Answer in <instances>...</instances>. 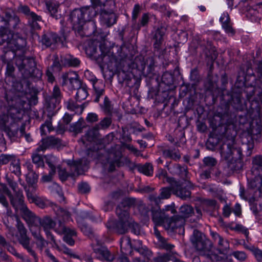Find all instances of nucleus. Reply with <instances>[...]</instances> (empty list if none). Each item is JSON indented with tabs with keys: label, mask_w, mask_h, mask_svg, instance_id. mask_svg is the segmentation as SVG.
<instances>
[{
	"label": "nucleus",
	"mask_w": 262,
	"mask_h": 262,
	"mask_svg": "<svg viewBox=\"0 0 262 262\" xmlns=\"http://www.w3.org/2000/svg\"><path fill=\"white\" fill-rule=\"evenodd\" d=\"M135 204L134 198H126L117 206L116 209L117 221L110 220L106 223V228L110 231H113L118 234H123L126 233L129 228L136 235L141 233L140 225L135 222L130 216L129 209Z\"/></svg>",
	"instance_id": "1"
},
{
	"label": "nucleus",
	"mask_w": 262,
	"mask_h": 262,
	"mask_svg": "<svg viewBox=\"0 0 262 262\" xmlns=\"http://www.w3.org/2000/svg\"><path fill=\"white\" fill-rule=\"evenodd\" d=\"M38 223H39L40 227L42 228L47 237L50 239L54 245H56V243L51 230H53L58 234H63V241L70 246L74 245L75 241L73 237L76 236L75 230L66 226L61 220H58L57 226L56 222L50 216L47 215L42 218L39 217Z\"/></svg>",
	"instance_id": "2"
},
{
	"label": "nucleus",
	"mask_w": 262,
	"mask_h": 262,
	"mask_svg": "<svg viewBox=\"0 0 262 262\" xmlns=\"http://www.w3.org/2000/svg\"><path fill=\"white\" fill-rule=\"evenodd\" d=\"M19 210L23 218L30 226L31 234L36 240L37 245L41 248L45 247L48 244V243L41 235L40 228L34 227V225L37 223L39 217L37 216L33 212L30 210L26 205Z\"/></svg>",
	"instance_id": "3"
},
{
	"label": "nucleus",
	"mask_w": 262,
	"mask_h": 262,
	"mask_svg": "<svg viewBox=\"0 0 262 262\" xmlns=\"http://www.w3.org/2000/svg\"><path fill=\"white\" fill-rule=\"evenodd\" d=\"M19 21L17 17H10L8 20L0 17V45L6 42L8 47H11V45L15 44L14 35L9 29L11 26L16 29Z\"/></svg>",
	"instance_id": "4"
},
{
	"label": "nucleus",
	"mask_w": 262,
	"mask_h": 262,
	"mask_svg": "<svg viewBox=\"0 0 262 262\" xmlns=\"http://www.w3.org/2000/svg\"><path fill=\"white\" fill-rule=\"evenodd\" d=\"M15 63L25 78H39L41 75V72L36 67L33 58L17 56L15 59Z\"/></svg>",
	"instance_id": "5"
},
{
	"label": "nucleus",
	"mask_w": 262,
	"mask_h": 262,
	"mask_svg": "<svg viewBox=\"0 0 262 262\" xmlns=\"http://www.w3.org/2000/svg\"><path fill=\"white\" fill-rule=\"evenodd\" d=\"M17 234L16 236L19 244L34 258L35 262H37V257L33 249V243H30V238L27 235V230L20 220L16 217Z\"/></svg>",
	"instance_id": "6"
},
{
	"label": "nucleus",
	"mask_w": 262,
	"mask_h": 262,
	"mask_svg": "<svg viewBox=\"0 0 262 262\" xmlns=\"http://www.w3.org/2000/svg\"><path fill=\"white\" fill-rule=\"evenodd\" d=\"M62 95L60 88L57 85L53 88L51 95L46 98L47 111L48 116H54L56 111L59 109L58 105L61 102Z\"/></svg>",
	"instance_id": "7"
},
{
	"label": "nucleus",
	"mask_w": 262,
	"mask_h": 262,
	"mask_svg": "<svg viewBox=\"0 0 262 262\" xmlns=\"http://www.w3.org/2000/svg\"><path fill=\"white\" fill-rule=\"evenodd\" d=\"M99 51L101 54L96 58V61L100 68H103L105 66L108 67H117L118 60L113 52L102 46H100Z\"/></svg>",
	"instance_id": "8"
},
{
	"label": "nucleus",
	"mask_w": 262,
	"mask_h": 262,
	"mask_svg": "<svg viewBox=\"0 0 262 262\" xmlns=\"http://www.w3.org/2000/svg\"><path fill=\"white\" fill-rule=\"evenodd\" d=\"M87 161L84 159H80L74 161L70 165L71 172L68 173L65 169H60L58 171L59 178L61 181H65L69 176L72 177L82 174L84 172L83 165H86Z\"/></svg>",
	"instance_id": "9"
},
{
	"label": "nucleus",
	"mask_w": 262,
	"mask_h": 262,
	"mask_svg": "<svg viewBox=\"0 0 262 262\" xmlns=\"http://www.w3.org/2000/svg\"><path fill=\"white\" fill-rule=\"evenodd\" d=\"M169 212L174 214L177 213L176 207L174 203L166 205L162 209L152 210V220L155 224H161L162 220L169 217Z\"/></svg>",
	"instance_id": "10"
},
{
	"label": "nucleus",
	"mask_w": 262,
	"mask_h": 262,
	"mask_svg": "<svg viewBox=\"0 0 262 262\" xmlns=\"http://www.w3.org/2000/svg\"><path fill=\"white\" fill-rule=\"evenodd\" d=\"M92 248L98 259L112 262L115 258V254L111 252L106 247L100 244L98 242L96 244L92 245Z\"/></svg>",
	"instance_id": "11"
},
{
	"label": "nucleus",
	"mask_w": 262,
	"mask_h": 262,
	"mask_svg": "<svg viewBox=\"0 0 262 262\" xmlns=\"http://www.w3.org/2000/svg\"><path fill=\"white\" fill-rule=\"evenodd\" d=\"M70 18L73 25V29L80 35H84L82 30L85 22L80 8L73 10L70 13Z\"/></svg>",
	"instance_id": "12"
},
{
	"label": "nucleus",
	"mask_w": 262,
	"mask_h": 262,
	"mask_svg": "<svg viewBox=\"0 0 262 262\" xmlns=\"http://www.w3.org/2000/svg\"><path fill=\"white\" fill-rule=\"evenodd\" d=\"M167 138L170 143L173 144V146L163 150V155L166 158L178 161L180 159V152L179 149L180 139L178 137H173L171 135H169Z\"/></svg>",
	"instance_id": "13"
},
{
	"label": "nucleus",
	"mask_w": 262,
	"mask_h": 262,
	"mask_svg": "<svg viewBox=\"0 0 262 262\" xmlns=\"http://www.w3.org/2000/svg\"><path fill=\"white\" fill-rule=\"evenodd\" d=\"M61 36L58 37V35L53 32L45 33L41 36L40 42L46 47H49L52 45H54L58 42H61L62 44L66 41L67 37V33H64L63 30L61 31Z\"/></svg>",
	"instance_id": "14"
},
{
	"label": "nucleus",
	"mask_w": 262,
	"mask_h": 262,
	"mask_svg": "<svg viewBox=\"0 0 262 262\" xmlns=\"http://www.w3.org/2000/svg\"><path fill=\"white\" fill-rule=\"evenodd\" d=\"M112 122V120L111 117H104L99 123L96 124L92 128L87 132L86 136L88 140L91 141L96 137L99 130L107 129L111 125Z\"/></svg>",
	"instance_id": "15"
},
{
	"label": "nucleus",
	"mask_w": 262,
	"mask_h": 262,
	"mask_svg": "<svg viewBox=\"0 0 262 262\" xmlns=\"http://www.w3.org/2000/svg\"><path fill=\"white\" fill-rule=\"evenodd\" d=\"M180 215H174L165 220H162L161 224H155L156 226H162L169 232H174L180 227Z\"/></svg>",
	"instance_id": "16"
},
{
	"label": "nucleus",
	"mask_w": 262,
	"mask_h": 262,
	"mask_svg": "<svg viewBox=\"0 0 262 262\" xmlns=\"http://www.w3.org/2000/svg\"><path fill=\"white\" fill-rule=\"evenodd\" d=\"M191 241L196 250L200 251H205L207 249V245L209 242L203 234L196 230H194Z\"/></svg>",
	"instance_id": "17"
},
{
	"label": "nucleus",
	"mask_w": 262,
	"mask_h": 262,
	"mask_svg": "<svg viewBox=\"0 0 262 262\" xmlns=\"http://www.w3.org/2000/svg\"><path fill=\"white\" fill-rule=\"evenodd\" d=\"M40 142L41 144L37 148V151L42 152L48 148L59 147L61 144L60 139L52 136L42 139Z\"/></svg>",
	"instance_id": "18"
},
{
	"label": "nucleus",
	"mask_w": 262,
	"mask_h": 262,
	"mask_svg": "<svg viewBox=\"0 0 262 262\" xmlns=\"http://www.w3.org/2000/svg\"><path fill=\"white\" fill-rule=\"evenodd\" d=\"M121 157L122 154L119 151L115 150L108 154L106 161L108 164L109 171H114L116 166H121L122 165Z\"/></svg>",
	"instance_id": "19"
},
{
	"label": "nucleus",
	"mask_w": 262,
	"mask_h": 262,
	"mask_svg": "<svg viewBox=\"0 0 262 262\" xmlns=\"http://www.w3.org/2000/svg\"><path fill=\"white\" fill-rule=\"evenodd\" d=\"M8 198L11 205L14 208L16 212H18V210L26 206L22 190H18L16 192H14V194L11 193Z\"/></svg>",
	"instance_id": "20"
},
{
	"label": "nucleus",
	"mask_w": 262,
	"mask_h": 262,
	"mask_svg": "<svg viewBox=\"0 0 262 262\" xmlns=\"http://www.w3.org/2000/svg\"><path fill=\"white\" fill-rule=\"evenodd\" d=\"M159 177L160 178H166V181L171 185V188L173 190V194L180 197V182L177 181L174 178L168 177L166 171L163 169L159 170Z\"/></svg>",
	"instance_id": "21"
},
{
	"label": "nucleus",
	"mask_w": 262,
	"mask_h": 262,
	"mask_svg": "<svg viewBox=\"0 0 262 262\" xmlns=\"http://www.w3.org/2000/svg\"><path fill=\"white\" fill-rule=\"evenodd\" d=\"M160 191L159 195L156 194H152L149 196V200L157 205L162 203V200L169 199L171 196V191L173 192L171 186L170 187H163L160 189Z\"/></svg>",
	"instance_id": "22"
},
{
	"label": "nucleus",
	"mask_w": 262,
	"mask_h": 262,
	"mask_svg": "<svg viewBox=\"0 0 262 262\" xmlns=\"http://www.w3.org/2000/svg\"><path fill=\"white\" fill-rule=\"evenodd\" d=\"M100 15L101 23L106 25L107 27H110L116 23L117 17L113 11H108L104 9L102 10Z\"/></svg>",
	"instance_id": "23"
},
{
	"label": "nucleus",
	"mask_w": 262,
	"mask_h": 262,
	"mask_svg": "<svg viewBox=\"0 0 262 262\" xmlns=\"http://www.w3.org/2000/svg\"><path fill=\"white\" fill-rule=\"evenodd\" d=\"M15 56V53L12 51H8L2 56V59L4 62L7 63L6 75L8 76H12L14 71V67L10 60Z\"/></svg>",
	"instance_id": "24"
},
{
	"label": "nucleus",
	"mask_w": 262,
	"mask_h": 262,
	"mask_svg": "<svg viewBox=\"0 0 262 262\" xmlns=\"http://www.w3.org/2000/svg\"><path fill=\"white\" fill-rule=\"evenodd\" d=\"M166 31V29L163 27L158 28L156 31L154 36L155 42L154 48L155 50L159 51L161 48V46L163 41V36Z\"/></svg>",
	"instance_id": "25"
},
{
	"label": "nucleus",
	"mask_w": 262,
	"mask_h": 262,
	"mask_svg": "<svg viewBox=\"0 0 262 262\" xmlns=\"http://www.w3.org/2000/svg\"><path fill=\"white\" fill-rule=\"evenodd\" d=\"M24 111L22 108H17L14 107H10L8 112V119L10 118L15 122L23 119Z\"/></svg>",
	"instance_id": "26"
},
{
	"label": "nucleus",
	"mask_w": 262,
	"mask_h": 262,
	"mask_svg": "<svg viewBox=\"0 0 262 262\" xmlns=\"http://www.w3.org/2000/svg\"><path fill=\"white\" fill-rule=\"evenodd\" d=\"M85 24L91 21L97 15L96 11L93 7L87 6L80 8Z\"/></svg>",
	"instance_id": "27"
},
{
	"label": "nucleus",
	"mask_w": 262,
	"mask_h": 262,
	"mask_svg": "<svg viewBox=\"0 0 262 262\" xmlns=\"http://www.w3.org/2000/svg\"><path fill=\"white\" fill-rule=\"evenodd\" d=\"M92 85L95 92V95H96L94 101L98 102L100 97L103 95L105 85L102 81L99 80H97L92 83Z\"/></svg>",
	"instance_id": "28"
},
{
	"label": "nucleus",
	"mask_w": 262,
	"mask_h": 262,
	"mask_svg": "<svg viewBox=\"0 0 262 262\" xmlns=\"http://www.w3.org/2000/svg\"><path fill=\"white\" fill-rule=\"evenodd\" d=\"M28 199L32 203H34L37 206L41 208H46L49 204L47 201H45L41 198L36 195L32 192H28Z\"/></svg>",
	"instance_id": "29"
},
{
	"label": "nucleus",
	"mask_w": 262,
	"mask_h": 262,
	"mask_svg": "<svg viewBox=\"0 0 262 262\" xmlns=\"http://www.w3.org/2000/svg\"><path fill=\"white\" fill-rule=\"evenodd\" d=\"M121 251L123 254L130 252L133 250V245L130 238L126 236H122L120 240Z\"/></svg>",
	"instance_id": "30"
},
{
	"label": "nucleus",
	"mask_w": 262,
	"mask_h": 262,
	"mask_svg": "<svg viewBox=\"0 0 262 262\" xmlns=\"http://www.w3.org/2000/svg\"><path fill=\"white\" fill-rule=\"evenodd\" d=\"M61 62L62 64L65 67H78L80 63V60L71 55H67L61 58Z\"/></svg>",
	"instance_id": "31"
},
{
	"label": "nucleus",
	"mask_w": 262,
	"mask_h": 262,
	"mask_svg": "<svg viewBox=\"0 0 262 262\" xmlns=\"http://www.w3.org/2000/svg\"><path fill=\"white\" fill-rule=\"evenodd\" d=\"M173 76L170 73L165 72L162 76L161 82L159 83V88L163 89L170 88V86L173 83Z\"/></svg>",
	"instance_id": "32"
},
{
	"label": "nucleus",
	"mask_w": 262,
	"mask_h": 262,
	"mask_svg": "<svg viewBox=\"0 0 262 262\" xmlns=\"http://www.w3.org/2000/svg\"><path fill=\"white\" fill-rule=\"evenodd\" d=\"M156 226H157L155 225V227H154V234L157 238L158 242L160 243V247L167 250H171L174 247V246L167 243L166 240L161 236L160 231L158 230Z\"/></svg>",
	"instance_id": "33"
},
{
	"label": "nucleus",
	"mask_w": 262,
	"mask_h": 262,
	"mask_svg": "<svg viewBox=\"0 0 262 262\" xmlns=\"http://www.w3.org/2000/svg\"><path fill=\"white\" fill-rule=\"evenodd\" d=\"M30 15V16L27 18L29 26L34 30L39 29L40 23L42 22L41 17L36 13H32Z\"/></svg>",
	"instance_id": "34"
},
{
	"label": "nucleus",
	"mask_w": 262,
	"mask_h": 262,
	"mask_svg": "<svg viewBox=\"0 0 262 262\" xmlns=\"http://www.w3.org/2000/svg\"><path fill=\"white\" fill-rule=\"evenodd\" d=\"M149 15L148 13H144L142 14L141 18L139 20V22H137V20L132 22V27L133 29L139 31L142 27H145L149 22Z\"/></svg>",
	"instance_id": "35"
},
{
	"label": "nucleus",
	"mask_w": 262,
	"mask_h": 262,
	"mask_svg": "<svg viewBox=\"0 0 262 262\" xmlns=\"http://www.w3.org/2000/svg\"><path fill=\"white\" fill-rule=\"evenodd\" d=\"M46 6L48 12L51 16L56 19H58L60 15L58 12L59 5L55 2H48L46 3Z\"/></svg>",
	"instance_id": "36"
},
{
	"label": "nucleus",
	"mask_w": 262,
	"mask_h": 262,
	"mask_svg": "<svg viewBox=\"0 0 262 262\" xmlns=\"http://www.w3.org/2000/svg\"><path fill=\"white\" fill-rule=\"evenodd\" d=\"M170 90V88H165L163 89L159 88L156 99L159 102L166 104L170 96L169 95V91Z\"/></svg>",
	"instance_id": "37"
},
{
	"label": "nucleus",
	"mask_w": 262,
	"mask_h": 262,
	"mask_svg": "<svg viewBox=\"0 0 262 262\" xmlns=\"http://www.w3.org/2000/svg\"><path fill=\"white\" fill-rule=\"evenodd\" d=\"M66 76L68 80L69 79L70 80V83L69 85V89L70 90L78 89L80 87L81 82L79 80L78 75L76 73L72 72L71 76Z\"/></svg>",
	"instance_id": "38"
},
{
	"label": "nucleus",
	"mask_w": 262,
	"mask_h": 262,
	"mask_svg": "<svg viewBox=\"0 0 262 262\" xmlns=\"http://www.w3.org/2000/svg\"><path fill=\"white\" fill-rule=\"evenodd\" d=\"M192 185L189 181L185 180L184 182H181V199H186L190 196L189 189Z\"/></svg>",
	"instance_id": "39"
},
{
	"label": "nucleus",
	"mask_w": 262,
	"mask_h": 262,
	"mask_svg": "<svg viewBox=\"0 0 262 262\" xmlns=\"http://www.w3.org/2000/svg\"><path fill=\"white\" fill-rule=\"evenodd\" d=\"M229 17L228 14L224 13L220 17V21L222 23V27L228 33H233V30L229 24Z\"/></svg>",
	"instance_id": "40"
},
{
	"label": "nucleus",
	"mask_w": 262,
	"mask_h": 262,
	"mask_svg": "<svg viewBox=\"0 0 262 262\" xmlns=\"http://www.w3.org/2000/svg\"><path fill=\"white\" fill-rule=\"evenodd\" d=\"M217 243V250L219 253L222 254L226 255L229 251V243L228 242L224 239L223 237L218 241Z\"/></svg>",
	"instance_id": "41"
},
{
	"label": "nucleus",
	"mask_w": 262,
	"mask_h": 262,
	"mask_svg": "<svg viewBox=\"0 0 262 262\" xmlns=\"http://www.w3.org/2000/svg\"><path fill=\"white\" fill-rule=\"evenodd\" d=\"M38 179V175L34 171L31 172H28L26 177V180L28 185H32V189L35 188V184H36Z\"/></svg>",
	"instance_id": "42"
},
{
	"label": "nucleus",
	"mask_w": 262,
	"mask_h": 262,
	"mask_svg": "<svg viewBox=\"0 0 262 262\" xmlns=\"http://www.w3.org/2000/svg\"><path fill=\"white\" fill-rule=\"evenodd\" d=\"M67 108L73 111L75 114L80 115L82 113L84 107L83 105L76 104L73 101L69 100L67 103Z\"/></svg>",
	"instance_id": "43"
},
{
	"label": "nucleus",
	"mask_w": 262,
	"mask_h": 262,
	"mask_svg": "<svg viewBox=\"0 0 262 262\" xmlns=\"http://www.w3.org/2000/svg\"><path fill=\"white\" fill-rule=\"evenodd\" d=\"M40 151H37L36 148L31 156L33 163L35 164L37 167L44 166V162L42 157L38 153Z\"/></svg>",
	"instance_id": "44"
},
{
	"label": "nucleus",
	"mask_w": 262,
	"mask_h": 262,
	"mask_svg": "<svg viewBox=\"0 0 262 262\" xmlns=\"http://www.w3.org/2000/svg\"><path fill=\"white\" fill-rule=\"evenodd\" d=\"M101 108L104 113L107 115H111L113 110V106L111 102L107 96H105L103 104L100 105Z\"/></svg>",
	"instance_id": "45"
},
{
	"label": "nucleus",
	"mask_w": 262,
	"mask_h": 262,
	"mask_svg": "<svg viewBox=\"0 0 262 262\" xmlns=\"http://www.w3.org/2000/svg\"><path fill=\"white\" fill-rule=\"evenodd\" d=\"M46 163L50 168V170L56 171V164L57 163V159L56 157L52 155H47L45 156Z\"/></svg>",
	"instance_id": "46"
},
{
	"label": "nucleus",
	"mask_w": 262,
	"mask_h": 262,
	"mask_svg": "<svg viewBox=\"0 0 262 262\" xmlns=\"http://www.w3.org/2000/svg\"><path fill=\"white\" fill-rule=\"evenodd\" d=\"M83 119L80 118L78 121L71 125L70 130L75 133H81L83 128Z\"/></svg>",
	"instance_id": "47"
},
{
	"label": "nucleus",
	"mask_w": 262,
	"mask_h": 262,
	"mask_svg": "<svg viewBox=\"0 0 262 262\" xmlns=\"http://www.w3.org/2000/svg\"><path fill=\"white\" fill-rule=\"evenodd\" d=\"M88 96L87 90L84 87H79L77 89L76 99L77 101H81L86 98Z\"/></svg>",
	"instance_id": "48"
},
{
	"label": "nucleus",
	"mask_w": 262,
	"mask_h": 262,
	"mask_svg": "<svg viewBox=\"0 0 262 262\" xmlns=\"http://www.w3.org/2000/svg\"><path fill=\"white\" fill-rule=\"evenodd\" d=\"M253 168L259 173H262V157L256 156L252 160Z\"/></svg>",
	"instance_id": "49"
},
{
	"label": "nucleus",
	"mask_w": 262,
	"mask_h": 262,
	"mask_svg": "<svg viewBox=\"0 0 262 262\" xmlns=\"http://www.w3.org/2000/svg\"><path fill=\"white\" fill-rule=\"evenodd\" d=\"M136 200L135 199H134ZM132 207H137L140 213L143 216H147L149 212V209L147 208L145 204H143L142 202L139 201L138 202L135 200V204Z\"/></svg>",
	"instance_id": "50"
},
{
	"label": "nucleus",
	"mask_w": 262,
	"mask_h": 262,
	"mask_svg": "<svg viewBox=\"0 0 262 262\" xmlns=\"http://www.w3.org/2000/svg\"><path fill=\"white\" fill-rule=\"evenodd\" d=\"M92 5L89 6L90 7H93L94 10L96 11V14L98 12L100 13L102 10H104V7L105 6L104 3H102L101 0H91Z\"/></svg>",
	"instance_id": "51"
},
{
	"label": "nucleus",
	"mask_w": 262,
	"mask_h": 262,
	"mask_svg": "<svg viewBox=\"0 0 262 262\" xmlns=\"http://www.w3.org/2000/svg\"><path fill=\"white\" fill-rule=\"evenodd\" d=\"M57 215L59 218H61L63 221H68L71 219V214L67 210L59 208L57 210Z\"/></svg>",
	"instance_id": "52"
},
{
	"label": "nucleus",
	"mask_w": 262,
	"mask_h": 262,
	"mask_svg": "<svg viewBox=\"0 0 262 262\" xmlns=\"http://www.w3.org/2000/svg\"><path fill=\"white\" fill-rule=\"evenodd\" d=\"M10 170L12 172L17 176L21 175L20 165L19 160L15 159L11 163Z\"/></svg>",
	"instance_id": "53"
},
{
	"label": "nucleus",
	"mask_w": 262,
	"mask_h": 262,
	"mask_svg": "<svg viewBox=\"0 0 262 262\" xmlns=\"http://www.w3.org/2000/svg\"><path fill=\"white\" fill-rule=\"evenodd\" d=\"M192 213L193 208L191 206L188 205L181 206V218L188 217Z\"/></svg>",
	"instance_id": "54"
},
{
	"label": "nucleus",
	"mask_w": 262,
	"mask_h": 262,
	"mask_svg": "<svg viewBox=\"0 0 262 262\" xmlns=\"http://www.w3.org/2000/svg\"><path fill=\"white\" fill-rule=\"evenodd\" d=\"M15 159V156L13 155L1 154L0 155V164L5 165L9 162L12 163Z\"/></svg>",
	"instance_id": "55"
},
{
	"label": "nucleus",
	"mask_w": 262,
	"mask_h": 262,
	"mask_svg": "<svg viewBox=\"0 0 262 262\" xmlns=\"http://www.w3.org/2000/svg\"><path fill=\"white\" fill-rule=\"evenodd\" d=\"M85 52L90 56L93 58L96 61V58L99 57L100 54L97 53V49L94 46H89L85 48Z\"/></svg>",
	"instance_id": "56"
},
{
	"label": "nucleus",
	"mask_w": 262,
	"mask_h": 262,
	"mask_svg": "<svg viewBox=\"0 0 262 262\" xmlns=\"http://www.w3.org/2000/svg\"><path fill=\"white\" fill-rule=\"evenodd\" d=\"M50 118V120H47L44 124H42L40 127V133L41 135H45L46 134L45 128L46 127L49 132L53 130V128L52 124V122L51 120V118L52 117H49Z\"/></svg>",
	"instance_id": "57"
},
{
	"label": "nucleus",
	"mask_w": 262,
	"mask_h": 262,
	"mask_svg": "<svg viewBox=\"0 0 262 262\" xmlns=\"http://www.w3.org/2000/svg\"><path fill=\"white\" fill-rule=\"evenodd\" d=\"M139 170L141 172L147 176H150L153 171L152 165L149 163H146L143 166H140Z\"/></svg>",
	"instance_id": "58"
},
{
	"label": "nucleus",
	"mask_w": 262,
	"mask_h": 262,
	"mask_svg": "<svg viewBox=\"0 0 262 262\" xmlns=\"http://www.w3.org/2000/svg\"><path fill=\"white\" fill-rule=\"evenodd\" d=\"M179 101L178 100H176L174 97L170 96L168 98L167 102L166 104H164V106L165 107L166 106L170 105L171 111H174L175 107L179 105Z\"/></svg>",
	"instance_id": "59"
},
{
	"label": "nucleus",
	"mask_w": 262,
	"mask_h": 262,
	"mask_svg": "<svg viewBox=\"0 0 262 262\" xmlns=\"http://www.w3.org/2000/svg\"><path fill=\"white\" fill-rule=\"evenodd\" d=\"M91 219L93 220L91 214L86 211H80L77 213V221L78 223L84 219Z\"/></svg>",
	"instance_id": "60"
},
{
	"label": "nucleus",
	"mask_w": 262,
	"mask_h": 262,
	"mask_svg": "<svg viewBox=\"0 0 262 262\" xmlns=\"http://www.w3.org/2000/svg\"><path fill=\"white\" fill-rule=\"evenodd\" d=\"M250 250L252 251L256 259L258 262H262V250L254 246L250 248Z\"/></svg>",
	"instance_id": "61"
},
{
	"label": "nucleus",
	"mask_w": 262,
	"mask_h": 262,
	"mask_svg": "<svg viewBox=\"0 0 262 262\" xmlns=\"http://www.w3.org/2000/svg\"><path fill=\"white\" fill-rule=\"evenodd\" d=\"M238 260L243 261L247 257L246 254L243 251H236L232 252V254Z\"/></svg>",
	"instance_id": "62"
},
{
	"label": "nucleus",
	"mask_w": 262,
	"mask_h": 262,
	"mask_svg": "<svg viewBox=\"0 0 262 262\" xmlns=\"http://www.w3.org/2000/svg\"><path fill=\"white\" fill-rule=\"evenodd\" d=\"M141 6L139 4H136L135 5L133 11H132V22L137 20L139 14L141 11Z\"/></svg>",
	"instance_id": "63"
},
{
	"label": "nucleus",
	"mask_w": 262,
	"mask_h": 262,
	"mask_svg": "<svg viewBox=\"0 0 262 262\" xmlns=\"http://www.w3.org/2000/svg\"><path fill=\"white\" fill-rule=\"evenodd\" d=\"M170 260V253H164L154 258L155 262H167Z\"/></svg>",
	"instance_id": "64"
}]
</instances>
